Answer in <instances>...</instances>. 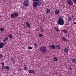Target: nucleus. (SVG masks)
I'll return each instance as SVG.
<instances>
[{"label": "nucleus", "mask_w": 76, "mask_h": 76, "mask_svg": "<svg viewBox=\"0 0 76 76\" xmlns=\"http://www.w3.org/2000/svg\"><path fill=\"white\" fill-rule=\"evenodd\" d=\"M58 20L57 22L58 25H64V20L62 17H59Z\"/></svg>", "instance_id": "1"}, {"label": "nucleus", "mask_w": 76, "mask_h": 76, "mask_svg": "<svg viewBox=\"0 0 76 76\" xmlns=\"http://www.w3.org/2000/svg\"><path fill=\"white\" fill-rule=\"evenodd\" d=\"M37 4H38V6H41V3L40 1H39L38 2L37 1H35L33 2V6L35 7L37 6Z\"/></svg>", "instance_id": "2"}, {"label": "nucleus", "mask_w": 76, "mask_h": 76, "mask_svg": "<svg viewBox=\"0 0 76 76\" xmlns=\"http://www.w3.org/2000/svg\"><path fill=\"white\" fill-rule=\"evenodd\" d=\"M47 48L46 47L44 46H42L40 48V51L42 52L43 53H45L46 52Z\"/></svg>", "instance_id": "3"}, {"label": "nucleus", "mask_w": 76, "mask_h": 76, "mask_svg": "<svg viewBox=\"0 0 76 76\" xmlns=\"http://www.w3.org/2000/svg\"><path fill=\"white\" fill-rule=\"evenodd\" d=\"M67 3L68 4L70 5L71 6H72V5H73V2H72V1L71 0H68L67 1Z\"/></svg>", "instance_id": "4"}, {"label": "nucleus", "mask_w": 76, "mask_h": 76, "mask_svg": "<svg viewBox=\"0 0 76 76\" xmlns=\"http://www.w3.org/2000/svg\"><path fill=\"white\" fill-rule=\"evenodd\" d=\"M4 43L3 42H0V48H2L4 47Z\"/></svg>", "instance_id": "5"}, {"label": "nucleus", "mask_w": 76, "mask_h": 76, "mask_svg": "<svg viewBox=\"0 0 76 76\" xmlns=\"http://www.w3.org/2000/svg\"><path fill=\"white\" fill-rule=\"evenodd\" d=\"M23 4L25 6H26V7H27L29 6V4L28 3L26 2H24L23 3Z\"/></svg>", "instance_id": "6"}, {"label": "nucleus", "mask_w": 76, "mask_h": 76, "mask_svg": "<svg viewBox=\"0 0 76 76\" xmlns=\"http://www.w3.org/2000/svg\"><path fill=\"white\" fill-rule=\"evenodd\" d=\"M8 38H9L8 37H5V38L4 39V40H3V41L4 42H5L6 41H7V40H8Z\"/></svg>", "instance_id": "7"}, {"label": "nucleus", "mask_w": 76, "mask_h": 76, "mask_svg": "<svg viewBox=\"0 0 76 76\" xmlns=\"http://www.w3.org/2000/svg\"><path fill=\"white\" fill-rule=\"evenodd\" d=\"M50 12V9H47V10H46V13H47V14H48V13H49Z\"/></svg>", "instance_id": "8"}, {"label": "nucleus", "mask_w": 76, "mask_h": 76, "mask_svg": "<svg viewBox=\"0 0 76 76\" xmlns=\"http://www.w3.org/2000/svg\"><path fill=\"white\" fill-rule=\"evenodd\" d=\"M29 73H33L35 72V71L34 70H29Z\"/></svg>", "instance_id": "9"}, {"label": "nucleus", "mask_w": 76, "mask_h": 76, "mask_svg": "<svg viewBox=\"0 0 76 76\" xmlns=\"http://www.w3.org/2000/svg\"><path fill=\"white\" fill-rule=\"evenodd\" d=\"M53 59L55 61H58V59L56 57H54Z\"/></svg>", "instance_id": "10"}, {"label": "nucleus", "mask_w": 76, "mask_h": 76, "mask_svg": "<svg viewBox=\"0 0 76 76\" xmlns=\"http://www.w3.org/2000/svg\"><path fill=\"white\" fill-rule=\"evenodd\" d=\"M60 12V11L58 10H56L55 11V13L56 14H58Z\"/></svg>", "instance_id": "11"}, {"label": "nucleus", "mask_w": 76, "mask_h": 76, "mask_svg": "<svg viewBox=\"0 0 76 76\" xmlns=\"http://www.w3.org/2000/svg\"><path fill=\"white\" fill-rule=\"evenodd\" d=\"M62 31H63V32H64V33L65 34H66L67 33V32H68L65 29L62 30Z\"/></svg>", "instance_id": "12"}, {"label": "nucleus", "mask_w": 76, "mask_h": 76, "mask_svg": "<svg viewBox=\"0 0 76 76\" xmlns=\"http://www.w3.org/2000/svg\"><path fill=\"white\" fill-rule=\"evenodd\" d=\"M62 39L64 41H67V39L64 37L62 38Z\"/></svg>", "instance_id": "13"}, {"label": "nucleus", "mask_w": 76, "mask_h": 76, "mask_svg": "<svg viewBox=\"0 0 76 76\" xmlns=\"http://www.w3.org/2000/svg\"><path fill=\"white\" fill-rule=\"evenodd\" d=\"M11 18H15V14H11Z\"/></svg>", "instance_id": "14"}, {"label": "nucleus", "mask_w": 76, "mask_h": 76, "mask_svg": "<svg viewBox=\"0 0 76 76\" xmlns=\"http://www.w3.org/2000/svg\"><path fill=\"white\" fill-rule=\"evenodd\" d=\"M26 25L28 27H29L30 26V24H29V23L28 22H27L26 23Z\"/></svg>", "instance_id": "15"}, {"label": "nucleus", "mask_w": 76, "mask_h": 76, "mask_svg": "<svg viewBox=\"0 0 76 76\" xmlns=\"http://www.w3.org/2000/svg\"><path fill=\"white\" fill-rule=\"evenodd\" d=\"M68 51H69V50H68V49L67 48H65L64 49V51L65 53H67L68 52Z\"/></svg>", "instance_id": "16"}, {"label": "nucleus", "mask_w": 76, "mask_h": 76, "mask_svg": "<svg viewBox=\"0 0 76 76\" xmlns=\"http://www.w3.org/2000/svg\"><path fill=\"white\" fill-rule=\"evenodd\" d=\"M52 49H53V50H55V49H56V46L55 45H52Z\"/></svg>", "instance_id": "17"}, {"label": "nucleus", "mask_w": 76, "mask_h": 76, "mask_svg": "<svg viewBox=\"0 0 76 76\" xmlns=\"http://www.w3.org/2000/svg\"><path fill=\"white\" fill-rule=\"evenodd\" d=\"M15 17H18V12H16L15 14Z\"/></svg>", "instance_id": "18"}, {"label": "nucleus", "mask_w": 76, "mask_h": 76, "mask_svg": "<svg viewBox=\"0 0 76 76\" xmlns=\"http://www.w3.org/2000/svg\"><path fill=\"white\" fill-rule=\"evenodd\" d=\"M55 31H57V32H58V31H59V29H58V28L57 27V28L56 27H55Z\"/></svg>", "instance_id": "19"}, {"label": "nucleus", "mask_w": 76, "mask_h": 76, "mask_svg": "<svg viewBox=\"0 0 76 76\" xmlns=\"http://www.w3.org/2000/svg\"><path fill=\"white\" fill-rule=\"evenodd\" d=\"M56 47L57 49H60V45H57L56 46Z\"/></svg>", "instance_id": "20"}, {"label": "nucleus", "mask_w": 76, "mask_h": 76, "mask_svg": "<svg viewBox=\"0 0 76 76\" xmlns=\"http://www.w3.org/2000/svg\"><path fill=\"white\" fill-rule=\"evenodd\" d=\"M72 61L73 62V63H76V59H73L72 60Z\"/></svg>", "instance_id": "21"}, {"label": "nucleus", "mask_w": 76, "mask_h": 76, "mask_svg": "<svg viewBox=\"0 0 76 76\" xmlns=\"http://www.w3.org/2000/svg\"><path fill=\"white\" fill-rule=\"evenodd\" d=\"M9 37L10 38H13V36L12 34H9Z\"/></svg>", "instance_id": "22"}, {"label": "nucleus", "mask_w": 76, "mask_h": 76, "mask_svg": "<svg viewBox=\"0 0 76 76\" xmlns=\"http://www.w3.org/2000/svg\"><path fill=\"white\" fill-rule=\"evenodd\" d=\"M24 70H28V68L26 66H25L24 67Z\"/></svg>", "instance_id": "23"}, {"label": "nucleus", "mask_w": 76, "mask_h": 76, "mask_svg": "<svg viewBox=\"0 0 76 76\" xmlns=\"http://www.w3.org/2000/svg\"><path fill=\"white\" fill-rule=\"evenodd\" d=\"M43 36V35H42V34H40L39 35V37H42Z\"/></svg>", "instance_id": "24"}, {"label": "nucleus", "mask_w": 76, "mask_h": 76, "mask_svg": "<svg viewBox=\"0 0 76 76\" xmlns=\"http://www.w3.org/2000/svg\"><path fill=\"white\" fill-rule=\"evenodd\" d=\"M34 46L35 48H37L38 46V44L36 43L34 45Z\"/></svg>", "instance_id": "25"}, {"label": "nucleus", "mask_w": 76, "mask_h": 76, "mask_svg": "<svg viewBox=\"0 0 76 76\" xmlns=\"http://www.w3.org/2000/svg\"><path fill=\"white\" fill-rule=\"evenodd\" d=\"M5 69H7V70H9V66H6Z\"/></svg>", "instance_id": "26"}, {"label": "nucleus", "mask_w": 76, "mask_h": 76, "mask_svg": "<svg viewBox=\"0 0 76 76\" xmlns=\"http://www.w3.org/2000/svg\"><path fill=\"white\" fill-rule=\"evenodd\" d=\"M0 31H4V28H0Z\"/></svg>", "instance_id": "27"}, {"label": "nucleus", "mask_w": 76, "mask_h": 76, "mask_svg": "<svg viewBox=\"0 0 76 76\" xmlns=\"http://www.w3.org/2000/svg\"><path fill=\"white\" fill-rule=\"evenodd\" d=\"M68 20H69V21H70V20H72V18H71V17H69L68 19Z\"/></svg>", "instance_id": "28"}, {"label": "nucleus", "mask_w": 76, "mask_h": 76, "mask_svg": "<svg viewBox=\"0 0 76 76\" xmlns=\"http://www.w3.org/2000/svg\"><path fill=\"white\" fill-rule=\"evenodd\" d=\"M11 60L12 61H15V60H14V59L13 58H12L11 59Z\"/></svg>", "instance_id": "29"}, {"label": "nucleus", "mask_w": 76, "mask_h": 76, "mask_svg": "<svg viewBox=\"0 0 76 76\" xmlns=\"http://www.w3.org/2000/svg\"><path fill=\"white\" fill-rule=\"evenodd\" d=\"M52 45H50L49 46V48H50V49H51V50H52Z\"/></svg>", "instance_id": "30"}, {"label": "nucleus", "mask_w": 76, "mask_h": 76, "mask_svg": "<svg viewBox=\"0 0 76 76\" xmlns=\"http://www.w3.org/2000/svg\"><path fill=\"white\" fill-rule=\"evenodd\" d=\"M28 49H32L33 48L32 47H31V46H30L28 47Z\"/></svg>", "instance_id": "31"}, {"label": "nucleus", "mask_w": 76, "mask_h": 76, "mask_svg": "<svg viewBox=\"0 0 76 76\" xmlns=\"http://www.w3.org/2000/svg\"><path fill=\"white\" fill-rule=\"evenodd\" d=\"M1 64H2V66H4V62H2Z\"/></svg>", "instance_id": "32"}, {"label": "nucleus", "mask_w": 76, "mask_h": 76, "mask_svg": "<svg viewBox=\"0 0 76 76\" xmlns=\"http://www.w3.org/2000/svg\"><path fill=\"white\" fill-rule=\"evenodd\" d=\"M41 32H44V31L42 28L41 29Z\"/></svg>", "instance_id": "33"}, {"label": "nucleus", "mask_w": 76, "mask_h": 76, "mask_svg": "<svg viewBox=\"0 0 76 76\" xmlns=\"http://www.w3.org/2000/svg\"><path fill=\"white\" fill-rule=\"evenodd\" d=\"M2 57V54H0V58Z\"/></svg>", "instance_id": "34"}, {"label": "nucleus", "mask_w": 76, "mask_h": 76, "mask_svg": "<svg viewBox=\"0 0 76 76\" xmlns=\"http://www.w3.org/2000/svg\"><path fill=\"white\" fill-rule=\"evenodd\" d=\"M16 63V62H15V61H13V64H15Z\"/></svg>", "instance_id": "35"}, {"label": "nucleus", "mask_w": 76, "mask_h": 76, "mask_svg": "<svg viewBox=\"0 0 76 76\" xmlns=\"http://www.w3.org/2000/svg\"><path fill=\"white\" fill-rule=\"evenodd\" d=\"M2 69H5V67L4 66H2Z\"/></svg>", "instance_id": "36"}, {"label": "nucleus", "mask_w": 76, "mask_h": 76, "mask_svg": "<svg viewBox=\"0 0 76 76\" xmlns=\"http://www.w3.org/2000/svg\"><path fill=\"white\" fill-rule=\"evenodd\" d=\"M39 1V0H35V1H34V2H35V1Z\"/></svg>", "instance_id": "37"}, {"label": "nucleus", "mask_w": 76, "mask_h": 76, "mask_svg": "<svg viewBox=\"0 0 76 76\" xmlns=\"http://www.w3.org/2000/svg\"><path fill=\"white\" fill-rule=\"evenodd\" d=\"M73 1L74 3H76V0H73Z\"/></svg>", "instance_id": "38"}, {"label": "nucleus", "mask_w": 76, "mask_h": 76, "mask_svg": "<svg viewBox=\"0 0 76 76\" xmlns=\"http://www.w3.org/2000/svg\"><path fill=\"white\" fill-rule=\"evenodd\" d=\"M72 67H71L70 68V70H72Z\"/></svg>", "instance_id": "39"}, {"label": "nucleus", "mask_w": 76, "mask_h": 76, "mask_svg": "<svg viewBox=\"0 0 76 76\" xmlns=\"http://www.w3.org/2000/svg\"><path fill=\"white\" fill-rule=\"evenodd\" d=\"M73 24L74 25H76V22H74Z\"/></svg>", "instance_id": "40"}, {"label": "nucleus", "mask_w": 76, "mask_h": 76, "mask_svg": "<svg viewBox=\"0 0 76 76\" xmlns=\"http://www.w3.org/2000/svg\"><path fill=\"white\" fill-rule=\"evenodd\" d=\"M24 1L26 2V3H27V2H28V0H27L26 1Z\"/></svg>", "instance_id": "41"}, {"label": "nucleus", "mask_w": 76, "mask_h": 76, "mask_svg": "<svg viewBox=\"0 0 76 76\" xmlns=\"http://www.w3.org/2000/svg\"><path fill=\"white\" fill-rule=\"evenodd\" d=\"M7 43V42H6L5 43H4V44H6Z\"/></svg>", "instance_id": "42"}, {"label": "nucleus", "mask_w": 76, "mask_h": 76, "mask_svg": "<svg viewBox=\"0 0 76 76\" xmlns=\"http://www.w3.org/2000/svg\"><path fill=\"white\" fill-rule=\"evenodd\" d=\"M33 1H35V0H33Z\"/></svg>", "instance_id": "43"}, {"label": "nucleus", "mask_w": 76, "mask_h": 76, "mask_svg": "<svg viewBox=\"0 0 76 76\" xmlns=\"http://www.w3.org/2000/svg\"><path fill=\"white\" fill-rule=\"evenodd\" d=\"M20 70H21V69H20Z\"/></svg>", "instance_id": "44"}, {"label": "nucleus", "mask_w": 76, "mask_h": 76, "mask_svg": "<svg viewBox=\"0 0 76 76\" xmlns=\"http://www.w3.org/2000/svg\"><path fill=\"white\" fill-rule=\"evenodd\" d=\"M11 76H14L13 75H11Z\"/></svg>", "instance_id": "45"}]
</instances>
